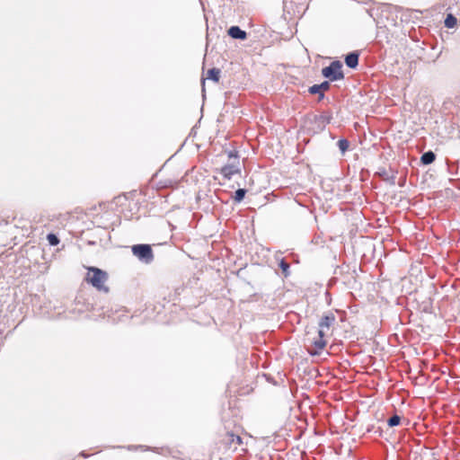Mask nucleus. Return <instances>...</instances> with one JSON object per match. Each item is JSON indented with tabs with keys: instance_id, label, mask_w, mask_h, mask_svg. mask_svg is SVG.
Wrapping results in <instances>:
<instances>
[{
	"instance_id": "nucleus-11",
	"label": "nucleus",
	"mask_w": 460,
	"mask_h": 460,
	"mask_svg": "<svg viewBox=\"0 0 460 460\" xmlns=\"http://www.w3.org/2000/svg\"><path fill=\"white\" fill-rule=\"evenodd\" d=\"M227 442L229 444L241 445L243 443V439L238 435H234V433H228L227 434Z\"/></svg>"
},
{
	"instance_id": "nucleus-12",
	"label": "nucleus",
	"mask_w": 460,
	"mask_h": 460,
	"mask_svg": "<svg viewBox=\"0 0 460 460\" xmlns=\"http://www.w3.org/2000/svg\"><path fill=\"white\" fill-rule=\"evenodd\" d=\"M457 19L453 14H447L445 20V26L447 28H454L456 25Z\"/></svg>"
},
{
	"instance_id": "nucleus-18",
	"label": "nucleus",
	"mask_w": 460,
	"mask_h": 460,
	"mask_svg": "<svg viewBox=\"0 0 460 460\" xmlns=\"http://www.w3.org/2000/svg\"><path fill=\"white\" fill-rule=\"evenodd\" d=\"M321 92H326L330 89L331 84L328 81H324L322 84H318Z\"/></svg>"
},
{
	"instance_id": "nucleus-14",
	"label": "nucleus",
	"mask_w": 460,
	"mask_h": 460,
	"mask_svg": "<svg viewBox=\"0 0 460 460\" xmlns=\"http://www.w3.org/2000/svg\"><path fill=\"white\" fill-rule=\"evenodd\" d=\"M245 193H246V190L244 189H238L235 193H234V199L235 202H241L244 196H245Z\"/></svg>"
},
{
	"instance_id": "nucleus-1",
	"label": "nucleus",
	"mask_w": 460,
	"mask_h": 460,
	"mask_svg": "<svg viewBox=\"0 0 460 460\" xmlns=\"http://www.w3.org/2000/svg\"><path fill=\"white\" fill-rule=\"evenodd\" d=\"M107 280L108 273L106 271L95 267L88 268L85 281L91 284L97 290L108 293L110 289L106 286Z\"/></svg>"
},
{
	"instance_id": "nucleus-21",
	"label": "nucleus",
	"mask_w": 460,
	"mask_h": 460,
	"mask_svg": "<svg viewBox=\"0 0 460 460\" xmlns=\"http://www.w3.org/2000/svg\"><path fill=\"white\" fill-rule=\"evenodd\" d=\"M177 185V181H169L164 184V187H174Z\"/></svg>"
},
{
	"instance_id": "nucleus-19",
	"label": "nucleus",
	"mask_w": 460,
	"mask_h": 460,
	"mask_svg": "<svg viewBox=\"0 0 460 460\" xmlns=\"http://www.w3.org/2000/svg\"><path fill=\"white\" fill-rule=\"evenodd\" d=\"M308 92L311 93V94H318L321 93V90L319 88V85L318 84H314L312 86L309 87L308 89Z\"/></svg>"
},
{
	"instance_id": "nucleus-7",
	"label": "nucleus",
	"mask_w": 460,
	"mask_h": 460,
	"mask_svg": "<svg viewBox=\"0 0 460 460\" xmlns=\"http://www.w3.org/2000/svg\"><path fill=\"white\" fill-rule=\"evenodd\" d=\"M228 35L233 39L245 40L247 34L244 31L241 30L238 26H232L228 30Z\"/></svg>"
},
{
	"instance_id": "nucleus-8",
	"label": "nucleus",
	"mask_w": 460,
	"mask_h": 460,
	"mask_svg": "<svg viewBox=\"0 0 460 460\" xmlns=\"http://www.w3.org/2000/svg\"><path fill=\"white\" fill-rule=\"evenodd\" d=\"M359 54L356 51L350 52L345 58V63L349 68H356L358 65Z\"/></svg>"
},
{
	"instance_id": "nucleus-17",
	"label": "nucleus",
	"mask_w": 460,
	"mask_h": 460,
	"mask_svg": "<svg viewBox=\"0 0 460 460\" xmlns=\"http://www.w3.org/2000/svg\"><path fill=\"white\" fill-rule=\"evenodd\" d=\"M400 421H401V418L395 414L388 419L387 423H388L389 427H394V426L399 425Z\"/></svg>"
},
{
	"instance_id": "nucleus-4",
	"label": "nucleus",
	"mask_w": 460,
	"mask_h": 460,
	"mask_svg": "<svg viewBox=\"0 0 460 460\" xmlns=\"http://www.w3.org/2000/svg\"><path fill=\"white\" fill-rule=\"evenodd\" d=\"M132 253L141 261L150 263L154 260V253L149 244H136L131 248Z\"/></svg>"
},
{
	"instance_id": "nucleus-3",
	"label": "nucleus",
	"mask_w": 460,
	"mask_h": 460,
	"mask_svg": "<svg viewBox=\"0 0 460 460\" xmlns=\"http://www.w3.org/2000/svg\"><path fill=\"white\" fill-rule=\"evenodd\" d=\"M322 75L332 82L343 79L342 63L339 60L332 61L330 66L322 69Z\"/></svg>"
},
{
	"instance_id": "nucleus-13",
	"label": "nucleus",
	"mask_w": 460,
	"mask_h": 460,
	"mask_svg": "<svg viewBox=\"0 0 460 460\" xmlns=\"http://www.w3.org/2000/svg\"><path fill=\"white\" fill-rule=\"evenodd\" d=\"M337 145L342 154H344L349 147V142L345 138L340 139Z\"/></svg>"
},
{
	"instance_id": "nucleus-9",
	"label": "nucleus",
	"mask_w": 460,
	"mask_h": 460,
	"mask_svg": "<svg viewBox=\"0 0 460 460\" xmlns=\"http://www.w3.org/2000/svg\"><path fill=\"white\" fill-rule=\"evenodd\" d=\"M435 159L436 155L432 151L424 153L420 157V161L423 164H430L435 161Z\"/></svg>"
},
{
	"instance_id": "nucleus-2",
	"label": "nucleus",
	"mask_w": 460,
	"mask_h": 460,
	"mask_svg": "<svg viewBox=\"0 0 460 460\" xmlns=\"http://www.w3.org/2000/svg\"><path fill=\"white\" fill-rule=\"evenodd\" d=\"M228 156L232 162L220 169V173L226 180H231L234 174L241 173L238 155L234 152H230Z\"/></svg>"
},
{
	"instance_id": "nucleus-20",
	"label": "nucleus",
	"mask_w": 460,
	"mask_h": 460,
	"mask_svg": "<svg viewBox=\"0 0 460 460\" xmlns=\"http://www.w3.org/2000/svg\"><path fill=\"white\" fill-rule=\"evenodd\" d=\"M279 267L283 270V272H285L286 274L288 273L289 264L285 260H281V261L279 262Z\"/></svg>"
},
{
	"instance_id": "nucleus-10",
	"label": "nucleus",
	"mask_w": 460,
	"mask_h": 460,
	"mask_svg": "<svg viewBox=\"0 0 460 460\" xmlns=\"http://www.w3.org/2000/svg\"><path fill=\"white\" fill-rule=\"evenodd\" d=\"M220 69L213 67L208 71L207 78L217 83L220 78Z\"/></svg>"
},
{
	"instance_id": "nucleus-16",
	"label": "nucleus",
	"mask_w": 460,
	"mask_h": 460,
	"mask_svg": "<svg viewBox=\"0 0 460 460\" xmlns=\"http://www.w3.org/2000/svg\"><path fill=\"white\" fill-rule=\"evenodd\" d=\"M47 239L49 241V243L50 245H52V246H56V245H58L59 243L58 237L56 234H49L47 235Z\"/></svg>"
},
{
	"instance_id": "nucleus-22",
	"label": "nucleus",
	"mask_w": 460,
	"mask_h": 460,
	"mask_svg": "<svg viewBox=\"0 0 460 460\" xmlns=\"http://www.w3.org/2000/svg\"><path fill=\"white\" fill-rule=\"evenodd\" d=\"M324 98V92H321L320 93H318V101H322L323 100Z\"/></svg>"
},
{
	"instance_id": "nucleus-15",
	"label": "nucleus",
	"mask_w": 460,
	"mask_h": 460,
	"mask_svg": "<svg viewBox=\"0 0 460 460\" xmlns=\"http://www.w3.org/2000/svg\"><path fill=\"white\" fill-rule=\"evenodd\" d=\"M377 174L385 181H389V180H394V176L392 175L390 176L389 173L387 172V171L385 169H380L378 172H377Z\"/></svg>"
},
{
	"instance_id": "nucleus-6",
	"label": "nucleus",
	"mask_w": 460,
	"mask_h": 460,
	"mask_svg": "<svg viewBox=\"0 0 460 460\" xmlns=\"http://www.w3.org/2000/svg\"><path fill=\"white\" fill-rule=\"evenodd\" d=\"M327 335H321L319 331L317 332V336L313 339L311 341L312 349H308L310 355H319L321 351L326 347L327 341L325 337Z\"/></svg>"
},
{
	"instance_id": "nucleus-5",
	"label": "nucleus",
	"mask_w": 460,
	"mask_h": 460,
	"mask_svg": "<svg viewBox=\"0 0 460 460\" xmlns=\"http://www.w3.org/2000/svg\"><path fill=\"white\" fill-rule=\"evenodd\" d=\"M336 318L332 313H328L324 314L319 323V333L321 335H329V332L331 327L335 323Z\"/></svg>"
}]
</instances>
